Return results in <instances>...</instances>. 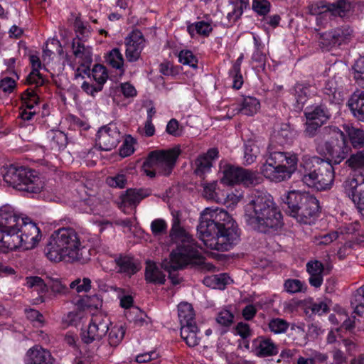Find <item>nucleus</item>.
I'll use <instances>...</instances> for the list:
<instances>
[{
    "instance_id": "obj_13",
    "label": "nucleus",
    "mask_w": 364,
    "mask_h": 364,
    "mask_svg": "<svg viewBox=\"0 0 364 364\" xmlns=\"http://www.w3.org/2000/svg\"><path fill=\"white\" fill-rule=\"evenodd\" d=\"M72 50L73 53L79 64V66L75 68V65L74 63H70V67L75 70V77H84L85 75L90 77V67L92 62V48L90 46H85L79 38L73 39Z\"/></svg>"
},
{
    "instance_id": "obj_5",
    "label": "nucleus",
    "mask_w": 364,
    "mask_h": 364,
    "mask_svg": "<svg viewBox=\"0 0 364 364\" xmlns=\"http://www.w3.org/2000/svg\"><path fill=\"white\" fill-rule=\"evenodd\" d=\"M298 157L289 152H271L260 168L261 173L271 181L279 183L289 179L297 169Z\"/></svg>"
},
{
    "instance_id": "obj_3",
    "label": "nucleus",
    "mask_w": 364,
    "mask_h": 364,
    "mask_svg": "<svg viewBox=\"0 0 364 364\" xmlns=\"http://www.w3.org/2000/svg\"><path fill=\"white\" fill-rule=\"evenodd\" d=\"M47 258L53 262L65 260L85 263L88 250L82 245L79 235L72 228H62L50 235L45 248Z\"/></svg>"
},
{
    "instance_id": "obj_54",
    "label": "nucleus",
    "mask_w": 364,
    "mask_h": 364,
    "mask_svg": "<svg viewBox=\"0 0 364 364\" xmlns=\"http://www.w3.org/2000/svg\"><path fill=\"white\" fill-rule=\"evenodd\" d=\"M320 134L323 137H329L331 140H336L342 137L344 133L335 126H326L320 131Z\"/></svg>"
},
{
    "instance_id": "obj_31",
    "label": "nucleus",
    "mask_w": 364,
    "mask_h": 364,
    "mask_svg": "<svg viewBox=\"0 0 364 364\" xmlns=\"http://www.w3.org/2000/svg\"><path fill=\"white\" fill-rule=\"evenodd\" d=\"M26 280V287L33 289L39 294V296L36 299L38 302H44L43 294L47 292L48 285L39 277H27Z\"/></svg>"
},
{
    "instance_id": "obj_20",
    "label": "nucleus",
    "mask_w": 364,
    "mask_h": 364,
    "mask_svg": "<svg viewBox=\"0 0 364 364\" xmlns=\"http://www.w3.org/2000/svg\"><path fill=\"white\" fill-rule=\"evenodd\" d=\"M149 193L144 189H128L120 197L119 208L124 211L127 207H136Z\"/></svg>"
},
{
    "instance_id": "obj_52",
    "label": "nucleus",
    "mask_w": 364,
    "mask_h": 364,
    "mask_svg": "<svg viewBox=\"0 0 364 364\" xmlns=\"http://www.w3.org/2000/svg\"><path fill=\"white\" fill-rule=\"evenodd\" d=\"M179 62L192 68H197V58L191 50H183L178 54Z\"/></svg>"
},
{
    "instance_id": "obj_14",
    "label": "nucleus",
    "mask_w": 364,
    "mask_h": 364,
    "mask_svg": "<svg viewBox=\"0 0 364 364\" xmlns=\"http://www.w3.org/2000/svg\"><path fill=\"white\" fill-rule=\"evenodd\" d=\"M22 218H25L9 205L0 208V228L6 234L12 235L18 232Z\"/></svg>"
},
{
    "instance_id": "obj_40",
    "label": "nucleus",
    "mask_w": 364,
    "mask_h": 364,
    "mask_svg": "<svg viewBox=\"0 0 364 364\" xmlns=\"http://www.w3.org/2000/svg\"><path fill=\"white\" fill-rule=\"evenodd\" d=\"M295 98L296 102V107L299 109H302L310 93V87L303 84H296L295 85Z\"/></svg>"
},
{
    "instance_id": "obj_36",
    "label": "nucleus",
    "mask_w": 364,
    "mask_h": 364,
    "mask_svg": "<svg viewBox=\"0 0 364 364\" xmlns=\"http://www.w3.org/2000/svg\"><path fill=\"white\" fill-rule=\"evenodd\" d=\"M260 108L259 100L253 97H247L244 98L241 107L238 112L247 116H252L256 114Z\"/></svg>"
},
{
    "instance_id": "obj_22",
    "label": "nucleus",
    "mask_w": 364,
    "mask_h": 364,
    "mask_svg": "<svg viewBox=\"0 0 364 364\" xmlns=\"http://www.w3.org/2000/svg\"><path fill=\"white\" fill-rule=\"evenodd\" d=\"M347 105L355 118L364 122V91L354 92L348 100Z\"/></svg>"
},
{
    "instance_id": "obj_9",
    "label": "nucleus",
    "mask_w": 364,
    "mask_h": 364,
    "mask_svg": "<svg viewBox=\"0 0 364 364\" xmlns=\"http://www.w3.org/2000/svg\"><path fill=\"white\" fill-rule=\"evenodd\" d=\"M179 154L180 149L178 148L151 151L144 163V171L151 178L154 177L156 173L168 176L171 173Z\"/></svg>"
},
{
    "instance_id": "obj_26",
    "label": "nucleus",
    "mask_w": 364,
    "mask_h": 364,
    "mask_svg": "<svg viewBox=\"0 0 364 364\" xmlns=\"http://www.w3.org/2000/svg\"><path fill=\"white\" fill-rule=\"evenodd\" d=\"M220 170L223 171V176L220 179L223 183L231 186L240 183L241 167L225 164L220 166Z\"/></svg>"
},
{
    "instance_id": "obj_60",
    "label": "nucleus",
    "mask_w": 364,
    "mask_h": 364,
    "mask_svg": "<svg viewBox=\"0 0 364 364\" xmlns=\"http://www.w3.org/2000/svg\"><path fill=\"white\" fill-rule=\"evenodd\" d=\"M234 316L228 310H223L220 311L216 318V321L218 323L228 326L233 322Z\"/></svg>"
},
{
    "instance_id": "obj_57",
    "label": "nucleus",
    "mask_w": 364,
    "mask_h": 364,
    "mask_svg": "<svg viewBox=\"0 0 364 364\" xmlns=\"http://www.w3.org/2000/svg\"><path fill=\"white\" fill-rule=\"evenodd\" d=\"M354 78L360 83V81L364 80V55L359 58L353 66Z\"/></svg>"
},
{
    "instance_id": "obj_7",
    "label": "nucleus",
    "mask_w": 364,
    "mask_h": 364,
    "mask_svg": "<svg viewBox=\"0 0 364 364\" xmlns=\"http://www.w3.org/2000/svg\"><path fill=\"white\" fill-rule=\"evenodd\" d=\"M4 181L14 188L32 193H39L43 183L31 169L11 165L6 168L3 173Z\"/></svg>"
},
{
    "instance_id": "obj_11",
    "label": "nucleus",
    "mask_w": 364,
    "mask_h": 364,
    "mask_svg": "<svg viewBox=\"0 0 364 364\" xmlns=\"http://www.w3.org/2000/svg\"><path fill=\"white\" fill-rule=\"evenodd\" d=\"M112 324L109 318L102 314L92 315L87 328L81 332V339L86 344L101 341L109 331Z\"/></svg>"
},
{
    "instance_id": "obj_58",
    "label": "nucleus",
    "mask_w": 364,
    "mask_h": 364,
    "mask_svg": "<svg viewBox=\"0 0 364 364\" xmlns=\"http://www.w3.org/2000/svg\"><path fill=\"white\" fill-rule=\"evenodd\" d=\"M253 9L259 15H266L270 10V3L267 0H254Z\"/></svg>"
},
{
    "instance_id": "obj_16",
    "label": "nucleus",
    "mask_w": 364,
    "mask_h": 364,
    "mask_svg": "<svg viewBox=\"0 0 364 364\" xmlns=\"http://www.w3.org/2000/svg\"><path fill=\"white\" fill-rule=\"evenodd\" d=\"M120 139V133L116 126L109 124L98 131L97 143L101 150L110 151L117 146Z\"/></svg>"
},
{
    "instance_id": "obj_63",
    "label": "nucleus",
    "mask_w": 364,
    "mask_h": 364,
    "mask_svg": "<svg viewBox=\"0 0 364 364\" xmlns=\"http://www.w3.org/2000/svg\"><path fill=\"white\" fill-rule=\"evenodd\" d=\"M82 316V311L79 309H75L67 314V315L64 318V321L71 325L76 324L77 322L81 319Z\"/></svg>"
},
{
    "instance_id": "obj_18",
    "label": "nucleus",
    "mask_w": 364,
    "mask_h": 364,
    "mask_svg": "<svg viewBox=\"0 0 364 364\" xmlns=\"http://www.w3.org/2000/svg\"><path fill=\"white\" fill-rule=\"evenodd\" d=\"M346 193L356 205L358 210L364 208V178L356 181H345Z\"/></svg>"
},
{
    "instance_id": "obj_50",
    "label": "nucleus",
    "mask_w": 364,
    "mask_h": 364,
    "mask_svg": "<svg viewBox=\"0 0 364 364\" xmlns=\"http://www.w3.org/2000/svg\"><path fill=\"white\" fill-rule=\"evenodd\" d=\"M318 35V44L322 48L328 50L330 48L336 46L332 30Z\"/></svg>"
},
{
    "instance_id": "obj_53",
    "label": "nucleus",
    "mask_w": 364,
    "mask_h": 364,
    "mask_svg": "<svg viewBox=\"0 0 364 364\" xmlns=\"http://www.w3.org/2000/svg\"><path fill=\"white\" fill-rule=\"evenodd\" d=\"M67 136L63 132L56 131L52 133V149H61L66 146Z\"/></svg>"
},
{
    "instance_id": "obj_39",
    "label": "nucleus",
    "mask_w": 364,
    "mask_h": 364,
    "mask_svg": "<svg viewBox=\"0 0 364 364\" xmlns=\"http://www.w3.org/2000/svg\"><path fill=\"white\" fill-rule=\"evenodd\" d=\"M332 31L336 46L346 43L353 37V31L348 26L336 28Z\"/></svg>"
},
{
    "instance_id": "obj_6",
    "label": "nucleus",
    "mask_w": 364,
    "mask_h": 364,
    "mask_svg": "<svg viewBox=\"0 0 364 364\" xmlns=\"http://www.w3.org/2000/svg\"><path fill=\"white\" fill-rule=\"evenodd\" d=\"M284 201L288 206L287 212L299 223H310L318 211V200L306 192L291 191Z\"/></svg>"
},
{
    "instance_id": "obj_46",
    "label": "nucleus",
    "mask_w": 364,
    "mask_h": 364,
    "mask_svg": "<svg viewBox=\"0 0 364 364\" xmlns=\"http://www.w3.org/2000/svg\"><path fill=\"white\" fill-rule=\"evenodd\" d=\"M284 289L290 294H296L299 292L304 291L306 289V285L304 282L299 279H289L284 282Z\"/></svg>"
},
{
    "instance_id": "obj_47",
    "label": "nucleus",
    "mask_w": 364,
    "mask_h": 364,
    "mask_svg": "<svg viewBox=\"0 0 364 364\" xmlns=\"http://www.w3.org/2000/svg\"><path fill=\"white\" fill-rule=\"evenodd\" d=\"M289 323L279 318H272L268 323L269 329L275 334L285 333L289 328Z\"/></svg>"
},
{
    "instance_id": "obj_43",
    "label": "nucleus",
    "mask_w": 364,
    "mask_h": 364,
    "mask_svg": "<svg viewBox=\"0 0 364 364\" xmlns=\"http://www.w3.org/2000/svg\"><path fill=\"white\" fill-rule=\"evenodd\" d=\"M93 80L97 85H103L108 78L106 68L101 64H96L93 66L91 73Z\"/></svg>"
},
{
    "instance_id": "obj_24",
    "label": "nucleus",
    "mask_w": 364,
    "mask_h": 364,
    "mask_svg": "<svg viewBox=\"0 0 364 364\" xmlns=\"http://www.w3.org/2000/svg\"><path fill=\"white\" fill-rule=\"evenodd\" d=\"M306 120L325 124L331 117L327 107L323 105H313L306 107L304 112Z\"/></svg>"
},
{
    "instance_id": "obj_21",
    "label": "nucleus",
    "mask_w": 364,
    "mask_h": 364,
    "mask_svg": "<svg viewBox=\"0 0 364 364\" xmlns=\"http://www.w3.org/2000/svg\"><path fill=\"white\" fill-rule=\"evenodd\" d=\"M346 164L353 170V177L346 181L363 180L364 178V151L352 154Z\"/></svg>"
},
{
    "instance_id": "obj_30",
    "label": "nucleus",
    "mask_w": 364,
    "mask_h": 364,
    "mask_svg": "<svg viewBox=\"0 0 364 364\" xmlns=\"http://www.w3.org/2000/svg\"><path fill=\"white\" fill-rule=\"evenodd\" d=\"M145 279L146 282L154 284H164L165 275L152 262H147L145 269Z\"/></svg>"
},
{
    "instance_id": "obj_10",
    "label": "nucleus",
    "mask_w": 364,
    "mask_h": 364,
    "mask_svg": "<svg viewBox=\"0 0 364 364\" xmlns=\"http://www.w3.org/2000/svg\"><path fill=\"white\" fill-rule=\"evenodd\" d=\"M321 164L314 170H306L302 181L306 186L318 191L331 188L334 181V170L330 162Z\"/></svg>"
},
{
    "instance_id": "obj_34",
    "label": "nucleus",
    "mask_w": 364,
    "mask_h": 364,
    "mask_svg": "<svg viewBox=\"0 0 364 364\" xmlns=\"http://www.w3.org/2000/svg\"><path fill=\"white\" fill-rule=\"evenodd\" d=\"M263 179L257 171L242 168L240 183L245 186H256L262 182Z\"/></svg>"
},
{
    "instance_id": "obj_64",
    "label": "nucleus",
    "mask_w": 364,
    "mask_h": 364,
    "mask_svg": "<svg viewBox=\"0 0 364 364\" xmlns=\"http://www.w3.org/2000/svg\"><path fill=\"white\" fill-rule=\"evenodd\" d=\"M305 128V134L309 137H313L316 135L318 129L323 125L318 122L306 120Z\"/></svg>"
},
{
    "instance_id": "obj_12",
    "label": "nucleus",
    "mask_w": 364,
    "mask_h": 364,
    "mask_svg": "<svg viewBox=\"0 0 364 364\" xmlns=\"http://www.w3.org/2000/svg\"><path fill=\"white\" fill-rule=\"evenodd\" d=\"M350 150L345 134L336 140L318 143L316 146V151L323 156H328L329 161L335 164H338L343 161Z\"/></svg>"
},
{
    "instance_id": "obj_27",
    "label": "nucleus",
    "mask_w": 364,
    "mask_h": 364,
    "mask_svg": "<svg viewBox=\"0 0 364 364\" xmlns=\"http://www.w3.org/2000/svg\"><path fill=\"white\" fill-rule=\"evenodd\" d=\"M181 336L189 347L198 346L201 338L196 323L181 326Z\"/></svg>"
},
{
    "instance_id": "obj_56",
    "label": "nucleus",
    "mask_w": 364,
    "mask_h": 364,
    "mask_svg": "<svg viewBox=\"0 0 364 364\" xmlns=\"http://www.w3.org/2000/svg\"><path fill=\"white\" fill-rule=\"evenodd\" d=\"M74 28L75 32L77 33V39H80V41L85 38L88 36L90 33V30L87 27L81 20L80 17H76L74 22Z\"/></svg>"
},
{
    "instance_id": "obj_48",
    "label": "nucleus",
    "mask_w": 364,
    "mask_h": 364,
    "mask_svg": "<svg viewBox=\"0 0 364 364\" xmlns=\"http://www.w3.org/2000/svg\"><path fill=\"white\" fill-rule=\"evenodd\" d=\"M127 182V176L122 172L114 176H108L106 178L107 184L112 188H124Z\"/></svg>"
},
{
    "instance_id": "obj_15",
    "label": "nucleus",
    "mask_w": 364,
    "mask_h": 364,
    "mask_svg": "<svg viewBox=\"0 0 364 364\" xmlns=\"http://www.w3.org/2000/svg\"><path fill=\"white\" fill-rule=\"evenodd\" d=\"M145 46V39L142 33L139 30L133 31L125 38V56L128 62H136L141 57V53Z\"/></svg>"
},
{
    "instance_id": "obj_2",
    "label": "nucleus",
    "mask_w": 364,
    "mask_h": 364,
    "mask_svg": "<svg viewBox=\"0 0 364 364\" xmlns=\"http://www.w3.org/2000/svg\"><path fill=\"white\" fill-rule=\"evenodd\" d=\"M244 211L246 224L258 232H267L282 225L281 212L272 196L266 192L252 193L248 198Z\"/></svg>"
},
{
    "instance_id": "obj_29",
    "label": "nucleus",
    "mask_w": 364,
    "mask_h": 364,
    "mask_svg": "<svg viewBox=\"0 0 364 364\" xmlns=\"http://www.w3.org/2000/svg\"><path fill=\"white\" fill-rule=\"evenodd\" d=\"M178 316L181 326L196 323L193 308L187 302H181L178 304Z\"/></svg>"
},
{
    "instance_id": "obj_33",
    "label": "nucleus",
    "mask_w": 364,
    "mask_h": 364,
    "mask_svg": "<svg viewBox=\"0 0 364 364\" xmlns=\"http://www.w3.org/2000/svg\"><path fill=\"white\" fill-rule=\"evenodd\" d=\"M125 329L122 326L109 327L107 333V341L110 347H117L124 338Z\"/></svg>"
},
{
    "instance_id": "obj_8",
    "label": "nucleus",
    "mask_w": 364,
    "mask_h": 364,
    "mask_svg": "<svg viewBox=\"0 0 364 364\" xmlns=\"http://www.w3.org/2000/svg\"><path fill=\"white\" fill-rule=\"evenodd\" d=\"M19 230L14 234L6 235V242L10 251L17 249L23 250L35 248L41 240L40 228L30 218H22Z\"/></svg>"
},
{
    "instance_id": "obj_17",
    "label": "nucleus",
    "mask_w": 364,
    "mask_h": 364,
    "mask_svg": "<svg viewBox=\"0 0 364 364\" xmlns=\"http://www.w3.org/2000/svg\"><path fill=\"white\" fill-rule=\"evenodd\" d=\"M24 364H53L51 353L39 345L29 348L23 358Z\"/></svg>"
},
{
    "instance_id": "obj_42",
    "label": "nucleus",
    "mask_w": 364,
    "mask_h": 364,
    "mask_svg": "<svg viewBox=\"0 0 364 364\" xmlns=\"http://www.w3.org/2000/svg\"><path fill=\"white\" fill-rule=\"evenodd\" d=\"M195 166L194 172L196 175L201 177L210 170L212 161L209 160L208 157L200 156L195 161Z\"/></svg>"
},
{
    "instance_id": "obj_1",
    "label": "nucleus",
    "mask_w": 364,
    "mask_h": 364,
    "mask_svg": "<svg viewBox=\"0 0 364 364\" xmlns=\"http://www.w3.org/2000/svg\"><path fill=\"white\" fill-rule=\"evenodd\" d=\"M197 230L204 245L218 251L230 250L240 240L237 225L222 208H205L200 214Z\"/></svg>"
},
{
    "instance_id": "obj_61",
    "label": "nucleus",
    "mask_w": 364,
    "mask_h": 364,
    "mask_svg": "<svg viewBox=\"0 0 364 364\" xmlns=\"http://www.w3.org/2000/svg\"><path fill=\"white\" fill-rule=\"evenodd\" d=\"M217 187V182L213 181L210 183L203 185V195L208 200H215L217 198L215 192Z\"/></svg>"
},
{
    "instance_id": "obj_41",
    "label": "nucleus",
    "mask_w": 364,
    "mask_h": 364,
    "mask_svg": "<svg viewBox=\"0 0 364 364\" xmlns=\"http://www.w3.org/2000/svg\"><path fill=\"white\" fill-rule=\"evenodd\" d=\"M249 6V0H232V11L228 14V18L237 21L242 14L244 9Z\"/></svg>"
},
{
    "instance_id": "obj_25",
    "label": "nucleus",
    "mask_w": 364,
    "mask_h": 364,
    "mask_svg": "<svg viewBox=\"0 0 364 364\" xmlns=\"http://www.w3.org/2000/svg\"><path fill=\"white\" fill-rule=\"evenodd\" d=\"M256 354L259 356L265 357L277 354L278 348L274 343L269 338L259 337L255 341Z\"/></svg>"
},
{
    "instance_id": "obj_37",
    "label": "nucleus",
    "mask_w": 364,
    "mask_h": 364,
    "mask_svg": "<svg viewBox=\"0 0 364 364\" xmlns=\"http://www.w3.org/2000/svg\"><path fill=\"white\" fill-rule=\"evenodd\" d=\"M91 288L92 281L88 277H77L69 284L70 290H73L77 294L87 293Z\"/></svg>"
},
{
    "instance_id": "obj_19",
    "label": "nucleus",
    "mask_w": 364,
    "mask_h": 364,
    "mask_svg": "<svg viewBox=\"0 0 364 364\" xmlns=\"http://www.w3.org/2000/svg\"><path fill=\"white\" fill-rule=\"evenodd\" d=\"M321 8L324 9V11L318 14L316 17L317 21H321L324 17H327L330 14L333 16H344L350 10L351 5L345 0H339L333 4L323 5Z\"/></svg>"
},
{
    "instance_id": "obj_62",
    "label": "nucleus",
    "mask_w": 364,
    "mask_h": 364,
    "mask_svg": "<svg viewBox=\"0 0 364 364\" xmlns=\"http://www.w3.org/2000/svg\"><path fill=\"white\" fill-rule=\"evenodd\" d=\"M28 84H35L36 86L42 85L44 83V79L39 73V70H33L26 78Z\"/></svg>"
},
{
    "instance_id": "obj_44",
    "label": "nucleus",
    "mask_w": 364,
    "mask_h": 364,
    "mask_svg": "<svg viewBox=\"0 0 364 364\" xmlns=\"http://www.w3.org/2000/svg\"><path fill=\"white\" fill-rule=\"evenodd\" d=\"M22 107L28 109H33L38 104V97L33 90H26L21 95Z\"/></svg>"
},
{
    "instance_id": "obj_55",
    "label": "nucleus",
    "mask_w": 364,
    "mask_h": 364,
    "mask_svg": "<svg viewBox=\"0 0 364 364\" xmlns=\"http://www.w3.org/2000/svg\"><path fill=\"white\" fill-rule=\"evenodd\" d=\"M151 230L154 236L161 235L166 232L167 224L164 219H155L151 223Z\"/></svg>"
},
{
    "instance_id": "obj_38",
    "label": "nucleus",
    "mask_w": 364,
    "mask_h": 364,
    "mask_svg": "<svg viewBox=\"0 0 364 364\" xmlns=\"http://www.w3.org/2000/svg\"><path fill=\"white\" fill-rule=\"evenodd\" d=\"M259 152V146L255 141H248L245 144V164L247 165H250L254 163Z\"/></svg>"
},
{
    "instance_id": "obj_35",
    "label": "nucleus",
    "mask_w": 364,
    "mask_h": 364,
    "mask_svg": "<svg viewBox=\"0 0 364 364\" xmlns=\"http://www.w3.org/2000/svg\"><path fill=\"white\" fill-rule=\"evenodd\" d=\"M350 305L355 314L358 316L364 315V284L353 294Z\"/></svg>"
},
{
    "instance_id": "obj_51",
    "label": "nucleus",
    "mask_w": 364,
    "mask_h": 364,
    "mask_svg": "<svg viewBox=\"0 0 364 364\" xmlns=\"http://www.w3.org/2000/svg\"><path fill=\"white\" fill-rule=\"evenodd\" d=\"M188 31L191 35H193L194 31L197 33L208 36L212 31L210 24L204 21L197 22L193 25L188 27Z\"/></svg>"
},
{
    "instance_id": "obj_28",
    "label": "nucleus",
    "mask_w": 364,
    "mask_h": 364,
    "mask_svg": "<svg viewBox=\"0 0 364 364\" xmlns=\"http://www.w3.org/2000/svg\"><path fill=\"white\" fill-rule=\"evenodd\" d=\"M105 58L107 65L118 70L120 75L124 73V59L119 48L112 49L107 53Z\"/></svg>"
},
{
    "instance_id": "obj_4",
    "label": "nucleus",
    "mask_w": 364,
    "mask_h": 364,
    "mask_svg": "<svg viewBox=\"0 0 364 364\" xmlns=\"http://www.w3.org/2000/svg\"><path fill=\"white\" fill-rule=\"evenodd\" d=\"M170 237L178 245L171 252L169 259L162 261L163 269H183L188 264L199 265L203 263L204 257L196 247L191 235L181 227L178 215H173Z\"/></svg>"
},
{
    "instance_id": "obj_45",
    "label": "nucleus",
    "mask_w": 364,
    "mask_h": 364,
    "mask_svg": "<svg viewBox=\"0 0 364 364\" xmlns=\"http://www.w3.org/2000/svg\"><path fill=\"white\" fill-rule=\"evenodd\" d=\"M116 262L119 267V272H124L131 275L135 274L138 271L136 266L129 257H119L116 260Z\"/></svg>"
},
{
    "instance_id": "obj_59",
    "label": "nucleus",
    "mask_w": 364,
    "mask_h": 364,
    "mask_svg": "<svg viewBox=\"0 0 364 364\" xmlns=\"http://www.w3.org/2000/svg\"><path fill=\"white\" fill-rule=\"evenodd\" d=\"M26 314L27 318L33 323V326L39 327L43 325V316L38 311L35 309L26 310Z\"/></svg>"
},
{
    "instance_id": "obj_49",
    "label": "nucleus",
    "mask_w": 364,
    "mask_h": 364,
    "mask_svg": "<svg viewBox=\"0 0 364 364\" xmlns=\"http://www.w3.org/2000/svg\"><path fill=\"white\" fill-rule=\"evenodd\" d=\"M48 285L55 295H66L70 291V289L58 278L50 279Z\"/></svg>"
},
{
    "instance_id": "obj_23",
    "label": "nucleus",
    "mask_w": 364,
    "mask_h": 364,
    "mask_svg": "<svg viewBox=\"0 0 364 364\" xmlns=\"http://www.w3.org/2000/svg\"><path fill=\"white\" fill-rule=\"evenodd\" d=\"M306 271L309 274V284L316 288L320 287L323 280V264L318 260L309 261L306 264Z\"/></svg>"
},
{
    "instance_id": "obj_32",
    "label": "nucleus",
    "mask_w": 364,
    "mask_h": 364,
    "mask_svg": "<svg viewBox=\"0 0 364 364\" xmlns=\"http://www.w3.org/2000/svg\"><path fill=\"white\" fill-rule=\"evenodd\" d=\"M343 127L353 148L360 149L364 146V130L350 125H345Z\"/></svg>"
}]
</instances>
